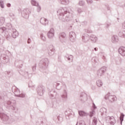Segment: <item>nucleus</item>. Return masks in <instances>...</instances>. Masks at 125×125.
Returning a JSON list of instances; mask_svg holds the SVG:
<instances>
[{
	"mask_svg": "<svg viewBox=\"0 0 125 125\" xmlns=\"http://www.w3.org/2000/svg\"><path fill=\"white\" fill-rule=\"evenodd\" d=\"M58 17L60 20H61L62 22H69L73 19L74 15L72 13H70V11H68V9L66 7H61L57 11Z\"/></svg>",
	"mask_w": 125,
	"mask_h": 125,
	"instance_id": "nucleus-1",
	"label": "nucleus"
},
{
	"mask_svg": "<svg viewBox=\"0 0 125 125\" xmlns=\"http://www.w3.org/2000/svg\"><path fill=\"white\" fill-rule=\"evenodd\" d=\"M4 105L7 109L13 111L15 113H17L18 108L16 107V104L12 103L10 101H4V99L0 96V109H2V105Z\"/></svg>",
	"mask_w": 125,
	"mask_h": 125,
	"instance_id": "nucleus-2",
	"label": "nucleus"
},
{
	"mask_svg": "<svg viewBox=\"0 0 125 125\" xmlns=\"http://www.w3.org/2000/svg\"><path fill=\"white\" fill-rule=\"evenodd\" d=\"M48 63L49 61L47 58L42 59L40 61L39 66L40 68V71L43 74L47 73V66H48Z\"/></svg>",
	"mask_w": 125,
	"mask_h": 125,
	"instance_id": "nucleus-3",
	"label": "nucleus"
},
{
	"mask_svg": "<svg viewBox=\"0 0 125 125\" xmlns=\"http://www.w3.org/2000/svg\"><path fill=\"white\" fill-rule=\"evenodd\" d=\"M91 40L92 42H95L97 41V37L94 35H89L87 34H83L82 36V41L83 42H87L89 40Z\"/></svg>",
	"mask_w": 125,
	"mask_h": 125,
	"instance_id": "nucleus-4",
	"label": "nucleus"
},
{
	"mask_svg": "<svg viewBox=\"0 0 125 125\" xmlns=\"http://www.w3.org/2000/svg\"><path fill=\"white\" fill-rule=\"evenodd\" d=\"M0 119H1V121L3 122V124L5 125H7V124H9V116L7 115V114L4 113L0 112Z\"/></svg>",
	"mask_w": 125,
	"mask_h": 125,
	"instance_id": "nucleus-5",
	"label": "nucleus"
},
{
	"mask_svg": "<svg viewBox=\"0 0 125 125\" xmlns=\"http://www.w3.org/2000/svg\"><path fill=\"white\" fill-rule=\"evenodd\" d=\"M21 16L25 19H28L29 18V15L31 13V11L30 9L25 8L21 10Z\"/></svg>",
	"mask_w": 125,
	"mask_h": 125,
	"instance_id": "nucleus-6",
	"label": "nucleus"
},
{
	"mask_svg": "<svg viewBox=\"0 0 125 125\" xmlns=\"http://www.w3.org/2000/svg\"><path fill=\"white\" fill-rule=\"evenodd\" d=\"M37 92L40 96H42L44 92H45V87L40 85L36 88Z\"/></svg>",
	"mask_w": 125,
	"mask_h": 125,
	"instance_id": "nucleus-7",
	"label": "nucleus"
},
{
	"mask_svg": "<svg viewBox=\"0 0 125 125\" xmlns=\"http://www.w3.org/2000/svg\"><path fill=\"white\" fill-rule=\"evenodd\" d=\"M105 122L108 125H114L116 124V119L113 116H107L105 117Z\"/></svg>",
	"mask_w": 125,
	"mask_h": 125,
	"instance_id": "nucleus-8",
	"label": "nucleus"
},
{
	"mask_svg": "<svg viewBox=\"0 0 125 125\" xmlns=\"http://www.w3.org/2000/svg\"><path fill=\"white\" fill-rule=\"evenodd\" d=\"M0 60L3 64H6L9 62V57L5 54H2L0 56Z\"/></svg>",
	"mask_w": 125,
	"mask_h": 125,
	"instance_id": "nucleus-9",
	"label": "nucleus"
},
{
	"mask_svg": "<svg viewBox=\"0 0 125 125\" xmlns=\"http://www.w3.org/2000/svg\"><path fill=\"white\" fill-rule=\"evenodd\" d=\"M107 70V67L105 66H103L101 67L99 70L97 71V76L98 78H101V77H103L104 74H105V72Z\"/></svg>",
	"mask_w": 125,
	"mask_h": 125,
	"instance_id": "nucleus-10",
	"label": "nucleus"
},
{
	"mask_svg": "<svg viewBox=\"0 0 125 125\" xmlns=\"http://www.w3.org/2000/svg\"><path fill=\"white\" fill-rule=\"evenodd\" d=\"M65 115L66 120H70L71 118L74 117V112H72V109L68 108L65 112Z\"/></svg>",
	"mask_w": 125,
	"mask_h": 125,
	"instance_id": "nucleus-11",
	"label": "nucleus"
},
{
	"mask_svg": "<svg viewBox=\"0 0 125 125\" xmlns=\"http://www.w3.org/2000/svg\"><path fill=\"white\" fill-rule=\"evenodd\" d=\"M53 120L56 124H60L63 122V117L61 115H56L53 117Z\"/></svg>",
	"mask_w": 125,
	"mask_h": 125,
	"instance_id": "nucleus-12",
	"label": "nucleus"
},
{
	"mask_svg": "<svg viewBox=\"0 0 125 125\" xmlns=\"http://www.w3.org/2000/svg\"><path fill=\"white\" fill-rule=\"evenodd\" d=\"M59 38L61 42H67V36H66V33L64 32L61 33L59 34Z\"/></svg>",
	"mask_w": 125,
	"mask_h": 125,
	"instance_id": "nucleus-13",
	"label": "nucleus"
},
{
	"mask_svg": "<svg viewBox=\"0 0 125 125\" xmlns=\"http://www.w3.org/2000/svg\"><path fill=\"white\" fill-rule=\"evenodd\" d=\"M12 29H14L12 28V24L10 23H8L6 24L5 27H2L0 28V31H2V32H4L5 30H9V31H12Z\"/></svg>",
	"mask_w": 125,
	"mask_h": 125,
	"instance_id": "nucleus-14",
	"label": "nucleus"
},
{
	"mask_svg": "<svg viewBox=\"0 0 125 125\" xmlns=\"http://www.w3.org/2000/svg\"><path fill=\"white\" fill-rule=\"evenodd\" d=\"M80 100L81 102L84 103V102L87 100V95L84 92L81 93Z\"/></svg>",
	"mask_w": 125,
	"mask_h": 125,
	"instance_id": "nucleus-15",
	"label": "nucleus"
},
{
	"mask_svg": "<svg viewBox=\"0 0 125 125\" xmlns=\"http://www.w3.org/2000/svg\"><path fill=\"white\" fill-rule=\"evenodd\" d=\"M92 108L93 109H91V111H90L89 114V116L90 117V118H92V117H93L94 114H95V109L97 108V106L95 105L94 103H93L92 104Z\"/></svg>",
	"mask_w": 125,
	"mask_h": 125,
	"instance_id": "nucleus-16",
	"label": "nucleus"
},
{
	"mask_svg": "<svg viewBox=\"0 0 125 125\" xmlns=\"http://www.w3.org/2000/svg\"><path fill=\"white\" fill-rule=\"evenodd\" d=\"M69 40L72 42L76 41V33L74 31H71L69 32Z\"/></svg>",
	"mask_w": 125,
	"mask_h": 125,
	"instance_id": "nucleus-17",
	"label": "nucleus"
},
{
	"mask_svg": "<svg viewBox=\"0 0 125 125\" xmlns=\"http://www.w3.org/2000/svg\"><path fill=\"white\" fill-rule=\"evenodd\" d=\"M23 61L20 60H16L15 62V66L19 69H21L23 67Z\"/></svg>",
	"mask_w": 125,
	"mask_h": 125,
	"instance_id": "nucleus-18",
	"label": "nucleus"
},
{
	"mask_svg": "<svg viewBox=\"0 0 125 125\" xmlns=\"http://www.w3.org/2000/svg\"><path fill=\"white\" fill-rule=\"evenodd\" d=\"M61 97L63 102H66V101H67V99H68V93H67V91H66V90L64 89L63 90V92L61 95Z\"/></svg>",
	"mask_w": 125,
	"mask_h": 125,
	"instance_id": "nucleus-19",
	"label": "nucleus"
},
{
	"mask_svg": "<svg viewBox=\"0 0 125 125\" xmlns=\"http://www.w3.org/2000/svg\"><path fill=\"white\" fill-rule=\"evenodd\" d=\"M12 91L14 93L15 96L17 97V95L20 93V90L16 86H13L12 88Z\"/></svg>",
	"mask_w": 125,
	"mask_h": 125,
	"instance_id": "nucleus-20",
	"label": "nucleus"
},
{
	"mask_svg": "<svg viewBox=\"0 0 125 125\" xmlns=\"http://www.w3.org/2000/svg\"><path fill=\"white\" fill-rule=\"evenodd\" d=\"M55 50V49H54V46H53L52 45H50L48 48V53L49 55H53V54H54Z\"/></svg>",
	"mask_w": 125,
	"mask_h": 125,
	"instance_id": "nucleus-21",
	"label": "nucleus"
},
{
	"mask_svg": "<svg viewBox=\"0 0 125 125\" xmlns=\"http://www.w3.org/2000/svg\"><path fill=\"white\" fill-rule=\"evenodd\" d=\"M19 73L20 75L24 77L25 79H30V77L29 76V73L27 71H23L22 70H20Z\"/></svg>",
	"mask_w": 125,
	"mask_h": 125,
	"instance_id": "nucleus-22",
	"label": "nucleus"
},
{
	"mask_svg": "<svg viewBox=\"0 0 125 125\" xmlns=\"http://www.w3.org/2000/svg\"><path fill=\"white\" fill-rule=\"evenodd\" d=\"M0 32H1V33H2V34L4 35V36L8 41H9V40H10L11 36H10V34H9V33L8 32V31L5 30V31L3 32L2 30H0Z\"/></svg>",
	"mask_w": 125,
	"mask_h": 125,
	"instance_id": "nucleus-23",
	"label": "nucleus"
},
{
	"mask_svg": "<svg viewBox=\"0 0 125 125\" xmlns=\"http://www.w3.org/2000/svg\"><path fill=\"white\" fill-rule=\"evenodd\" d=\"M12 33H11V36L14 39H16L17 37L19 36V33H18V31L16 30V29H12Z\"/></svg>",
	"mask_w": 125,
	"mask_h": 125,
	"instance_id": "nucleus-24",
	"label": "nucleus"
},
{
	"mask_svg": "<svg viewBox=\"0 0 125 125\" xmlns=\"http://www.w3.org/2000/svg\"><path fill=\"white\" fill-rule=\"evenodd\" d=\"M40 23L43 25V26H46V25H48V20H47V19L41 18L40 19Z\"/></svg>",
	"mask_w": 125,
	"mask_h": 125,
	"instance_id": "nucleus-25",
	"label": "nucleus"
},
{
	"mask_svg": "<svg viewBox=\"0 0 125 125\" xmlns=\"http://www.w3.org/2000/svg\"><path fill=\"white\" fill-rule=\"evenodd\" d=\"M47 37L49 39H51L53 37H54V29L52 28L50 31L47 33Z\"/></svg>",
	"mask_w": 125,
	"mask_h": 125,
	"instance_id": "nucleus-26",
	"label": "nucleus"
},
{
	"mask_svg": "<svg viewBox=\"0 0 125 125\" xmlns=\"http://www.w3.org/2000/svg\"><path fill=\"white\" fill-rule=\"evenodd\" d=\"M118 52L122 56H125V47L122 46L119 48Z\"/></svg>",
	"mask_w": 125,
	"mask_h": 125,
	"instance_id": "nucleus-27",
	"label": "nucleus"
},
{
	"mask_svg": "<svg viewBox=\"0 0 125 125\" xmlns=\"http://www.w3.org/2000/svg\"><path fill=\"white\" fill-rule=\"evenodd\" d=\"M5 75L7 77V78H11L13 76V72L12 70H7L5 71Z\"/></svg>",
	"mask_w": 125,
	"mask_h": 125,
	"instance_id": "nucleus-28",
	"label": "nucleus"
},
{
	"mask_svg": "<svg viewBox=\"0 0 125 125\" xmlns=\"http://www.w3.org/2000/svg\"><path fill=\"white\" fill-rule=\"evenodd\" d=\"M62 83L61 82L58 81V82H55L54 83V85H55L56 89H58V90H60L62 87Z\"/></svg>",
	"mask_w": 125,
	"mask_h": 125,
	"instance_id": "nucleus-29",
	"label": "nucleus"
},
{
	"mask_svg": "<svg viewBox=\"0 0 125 125\" xmlns=\"http://www.w3.org/2000/svg\"><path fill=\"white\" fill-rule=\"evenodd\" d=\"M45 123H46V118L44 117L42 118V120L36 121V125H42V124H45Z\"/></svg>",
	"mask_w": 125,
	"mask_h": 125,
	"instance_id": "nucleus-30",
	"label": "nucleus"
},
{
	"mask_svg": "<svg viewBox=\"0 0 125 125\" xmlns=\"http://www.w3.org/2000/svg\"><path fill=\"white\" fill-rule=\"evenodd\" d=\"M108 100L109 102L111 103L114 102V101H116L117 100V97L115 95H110L108 97Z\"/></svg>",
	"mask_w": 125,
	"mask_h": 125,
	"instance_id": "nucleus-31",
	"label": "nucleus"
},
{
	"mask_svg": "<svg viewBox=\"0 0 125 125\" xmlns=\"http://www.w3.org/2000/svg\"><path fill=\"white\" fill-rule=\"evenodd\" d=\"M112 42L113 43H117L119 42V37L117 35H113L112 37Z\"/></svg>",
	"mask_w": 125,
	"mask_h": 125,
	"instance_id": "nucleus-32",
	"label": "nucleus"
},
{
	"mask_svg": "<svg viewBox=\"0 0 125 125\" xmlns=\"http://www.w3.org/2000/svg\"><path fill=\"white\" fill-rule=\"evenodd\" d=\"M78 113L80 117H85L87 116V113L85 112L83 110H79Z\"/></svg>",
	"mask_w": 125,
	"mask_h": 125,
	"instance_id": "nucleus-33",
	"label": "nucleus"
},
{
	"mask_svg": "<svg viewBox=\"0 0 125 125\" xmlns=\"http://www.w3.org/2000/svg\"><path fill=\"white\" fill-rule=\"evenodd\" d=\"M58 2L61 3V4H64L65 5L70 3L69 0H58Z\"/></svg>",
	"mask_w": 125,
	"mask_h": 125,
	"instance_id": "nucleus-34",
	"label": "nucleus"
},
{
	"mask_svg": "<svg viewBox=\"0 0 125 125\" xmlns=\"http://www.w3.org/2000/svg\"><path fill=\"white\" fill-rule=\"evenodd\" d=\"M100 112L101 116H103L104 115H106V113H107V109L104 107H103L101 108Z\"/></svg>",
	"mask_w": 125,
	"mask_h": 125,
	"instance_id": "nucleus-35",
	"label": "nucleus"
},
{
	"mask_svg": "<svg viewBox=\"0 0 125 125\" xmlns=\"http://www.w3.org/2000/svg\"><path fill=\"white\" fill-rule=\"evenodd\" d=\"M118 35L120 38H125V31L124 30H119Z\"/></svg>",
	"mask_w": 125,
	"mask_h": 125,
	"instance_id": "nucleus-36",
	"label": "nucleus"
},
{
	"mask_svg": "<svg viewBox=\"0 0 125 125\" xmlns=\"http://www.w3.org/2000/svg\"><path fill=\"white\" fill-rule=\"evenodd\" d=\"M48 94L50 98H53V97H54V95H57V93H56L54 91H51L49 92Z\"/></svg>",
	"mask_w": 125,
	"mask_h": 125,
	"instance_id": "nucleus-37",
	"label": "nucleus"
},
{
	"mask_svg": "<svg viewBox=\"0 0 125 125\" xmlns=\"http://www.w3.org/2000/svg\"><path fill=\"white\" fill-rule=\"evenodd\" d=\"M52 103L53 105V108H56L58 106V104L57 103V101L56 99L53 100L52 101Z\"/></svg>",
	"mask_w": 125,
	"mask_h": 125,
	"instance_id": "nucleus-38",
	"label": "nucleus"
},
{
	"mask_svg": "<svg viewBox=\"0 0 125 125\" xmlns=\"http://www.w3.org/2000/svg\"><path fill=\"white\" fill-rule=\"evenodd\" d=\"M97 85L98 87H101L103 85V82L101 80H99L96 82Z\"/></svg>",
	"mask_w": 125,
	"mask_h": 125,
	"instance_id": "nucleus-39",
	"label": "nucleus"
},
{
	"mask_svg": "<svg viewBox=\"0 0 125 125\" xmlns=\"http://www.w3.org/2000/svg\"><path fill=\"white\" fill-rule=\"evenodd\" d=\"M124 118H125V114H124L123 113H121L120 117L121 125L123 124V121H124Z\"/></svg>",
	"mask_w": 125,
	"mask_h": 125,
	"instance_id": "nucleus-40",
	"label": "nucleus"
},
{
	"mask_svg": "<svg viewBox=\"0 0 125 125\" xmlns=\"http://www.w3.org/2000/svg\"><path fill=\"white\" fill-rule=\"evenodd\" d=\"M4 21H5V19L4 17L0 18V26H2L4 24Z\"/></svg>",
	"mask_w": 125,
	"mask_h": 125,
	"instance_id": "nucleus-41",
	"label": "nucleus"
},
{
	"mask_svg": "<svg viewBox=\"0 0 125 125\" xmlns=\"http://www.w3.org/2000/svg\"><path fill=\"white\" fill-rule=\"evenodd\" d=\"M28 87L31 88L32 89H34L35 88V85L33 84V82L32 81L29 82Z\"/></svg>",
	"mask_w": 125,
	"mask_h": 125,
	"instance_id": "nucleus-42",
	"label": "nucleus"
},
{
	"mask_svg": "<svg viewBox=\"0 0 125 125\" xmlns=\"http://www.w3.org/2000/svg\"><path fill=\"white\" fill-rule=\"evenodd\" d=\"M26 94L24 93H19L18 95H17V97H20L21 98H24Z\"/></svg>",
	"mask_w": 125,
	"mask_h": 125,
	"instance_id": "nucleus-43",
	"label": "nucleus"
},
{
	"mask_svg": "<svg viewBox=\"0 0 125 125\" xmlns=\"http://www.w3.org/2000/svg\"><path fill=\"white\" fill-rule=\"evenodd\" d=\"M31 4L34 5V6H37L39 5V3L37 2L35 0H31Z\"/></svg>",
	"mask_w": 125,
	"mask_h": 125,
	"instance_id": "nucleus-44",
	"label": "nucleus"
},
{
	"mask_svg": "<svg viewBox=\"0 0 125 125\" xmlns=\"http://www.w3.org/2000/svg\"><path fill=\"white\" fill-rule=\"evenodd\" d=\"M65 58H67V60H68V61H70V60H71V59H73V55H70L69 56V55H66L64 56Z\"/></svg>",
	"mask_w": 125,
	"mask_h": 125,
	"instance_id": "nucleus-45",
	"label": "nucleus"
},
{
	"mask_svg": "<svg viewBox=\"0 0 125 125\" xmlns=\"http://www.w3.org/2000/svg\"><path fill=\"white\" fill-rule=\"evenodd\" d=\"M40 37L41 40H42V41L43 42H45V41H46V38H45V36H44L43 33H41L40 34Z\"/></svg>",
	"mask_w": 125,
	"mask_h": 125,
	"instance_id": "nucleus-46",
	"label": "nucleus"
},
{
	"mask_svg": "<svg viewBox=\"0 0 125 125\" xmlns=\"http://www.w3.org/2000/svg\"><path fill=\"white\" fill-rule=\"evenodd\" d=\"M0 7L2 9L4 8V3L3 1L1 0L0 1Z\"/></svg>",
	"mask_w": 125,
	"mask_h": 125,
	"instance_id": "nucleus-47",
	"label": "nucleus"
},
{
	"mask_svg": "<svg viewBox=\"0 0 125 125\" xmlns=\"http://www.w3.org/2000/svg\"><path fill=\"white\" fill-rule=\"evenodd\" d=\"M79 5H80V6H83V5H84V0L79 1Z\"/></svg>",
	"mask_w": 125,
	"mask_h": 125,
	"instance_id": "nucleus-48",
	"label": "nucleus"
},
{
	"mask_svg": "<svg viewBox=\"0 0 125 125\" xmlns=\"http://www.w3.org/2000/svg\"><path fill=\"white\" fill-rule=\"evenodd\" d=\"M33 72H36V70H37V65L35 64L32 67Z\"/></svg>",
	"mask_w": 125,
	"mask_h": 125,
	"instance_id": "nucleus-49",
	"label": "nucleus"
},
{
	"mask_svg": "<svg viewBox=\"0 0 125 125\" xmlns=\"http://www.w3.org/2000/svg\"><path fill=\"white\" fill-rule=\"evenodd\" d=\"M110 96V93H108L107 94H106L105 96H104V99H105V100H107V99H109V97Z\"/></svg>",
	"mask_w": 125,
	"mask_h": 125,
	"instance_id": "nucleus-50",
	"label": "nucleus"
},
{
	"mask_svg": "<svg viewBox=\"0 0 125 125\" xmlns=\"http://www.w3.org/2000/svg\"><path fill=\"white\" fill-rule=\"evenodd\" d=\"M79 125H85V122L84 121L81 120L79 122Z\"/></svg>",
	"mask_w": 125,
	"mask_h": 125,
	"instance_id": "nucleus-51",
	"label": "nucleus"
},
{
	"mask_svg": "<svg viewBox=\"0 0 125 125\" xmlns=\"http://www.w3.org/2000/svg\"><path fill=\"white\" fill-rule=\"evenodd\" d=\"M81 25H83V26H86L87 25V21H84L81 22Z\"/></svg>",
	"mask_w": 125,
	"mask_h": 125,
	"instance_id": "nucleus-52",
	"label": "nucleus"
},
{
	"mask_svg": "<svg viewBox=\"0 0 125 125\" xmlns=\"http://www.w3.org/2000/svg\"><path fill=\"white\" fill-rule=\"evenodd\" d=\"M36 6H37V12H40V11H41L42 9V7H41V6H40L39 5Z\"/></svg>",
	"mask_w": 125,
	"mask_h": 125,
	"instance_id": "nucleus-53",
	"label": "nucleus"
},
{
	"mask_svg": "<svg viewBox=\"0 0 125 125\" xmlns=\"http://www.w3.org/2000/svg\"><path fill=\"white\" fill-rule=\"evenodd\" d=\"M77 11L78 13H82V12H83V10L81 8H78Z\"/></svg>",
	"mask_w": 125,
	"mask_h": 125,
	"instance_id": "nucleus-54",
	"label": "nucleus"
},
{
	"mask_svg": "<svg viewBox=\"0 0 125 125\" xmlns=\"http://www.w3.org/2000/svg\"><path fill=\"white\" fill-rule=\"evenodd\" d=\"M87 3H88L89 4H91V3H92L93 2V1H92V0H86Z\"/></svg>",
	"mask_w": 125,
	"mask_h": 125,
	"instance_id": "nucleus-55",
	"label": "nucleus"
},
{
	"mask_svg": "<svg viewBox=\"0 0 125 125\" xmlns=\"http://www.w3.org/2000/svg\"><path fill=\"white\" fill-rule=\"evenodd\" d=\"M85 32L86 33H87L88 34H90V33H92V31H91V30H89V29H85Z\"/></svg>",
	"mask_w": 125,
	"mask_h": 125,
	"instance_id": "nucleus-56",
	"label": "nucleus"
},
{
	"mask_svg": "<svg viewBox=\"0 0 125 125\" xmlns=\"http://www.w3.org/2000/svg\"><path fill=\"white\" fill-rule=\"evenodd\" d=\"M91 61H92V62H94V63L96 62V60H95V58H94V57L92 58Z\"/></svg>",
	"mask_w": 125,
	"mask_h": 125,
	"instance_id": "nucleus-57",
	"label": "nucleus"
},
{
	"mask_svg": "<svg viewBox=\"0 0 125 125\" xmlns=\"http://www.w3.org/2000/svg\"><path fill=\"white\" fill-rule=\"evenodd\" d=\"M9 16H10V17H12V18H13V17H14V14L12 13H10L9 14Z\"/></svg>",
	"mask_w": 125,
	"mask_h": 125,
	"instance_id": "nucleus-58",
	"label": "nucleus"
},
{
	"mask_svg": "<svg viewBox=\"0 0 125 125\" xmlns=\"http://www.w3.org/2000/svg\"><path fill=\"white\" fill-rule=\"evenodd\" d=\"M31 38H28L27 39V43L30 44L31 43Z\"/></svg>",
	"mask_w": 125,
	"mask_h": 125,
	"instance_id": "nucleus-59",
	"label": "nucleus"
},
{
	"mask_svg": "<svg viewBox=\"0 0 125 125\" xmlns=\"http://www.w3.org/2000/svg\"><path fill=\"white\" fill-rule=\"evenodd\" d=\"M6 6L7 7H11V4L10 3H7L6 4Z\"/></svg>",
	"mask_w": 125,
	"mask_h": 125,
	"instance_id": "nucleus-60",
	"label": "nucleus"
},
{
	"mask_svg": "<svg viewBox=\"0 0 125 125\" xmlns=\"http://www.w3.org/2000/svg\"><path fill=\"white\" fill-rule=\"evenodd\" d=\"M3 42V40L1 39V37H0V44H1Z\"/></svg>",
	"mask_w": 125,
	"mask_h": 125,
	"instance_id": "nucleus-61",
	"label": "nucleus"
},
{
	"mask_svg": "<svg viewBox=\"0 0 125 125\" xmlns=\"http://www.w3.org/2000/svg\"><path fill=\"white\" fill-rule=\"evenodd\" d=\"M91 89H92V90H95V89H96L95 86H91Z\"/></svg>",
	"mask_w": 125,
	"mask_h": 125,
	"instance_id": "nucleus-62",
	"label": "nucleus"
},
{
	"mask_svg": "<svg viewBox=\"0 0 125 125\" xmlns=\"http://www.w3.org/2000/svg\"><path fill=\"white\" fill-rule=\"evenodd\" d=\"M110 23H107L106 25L105 26L106 28H109V26H110Z\"/></svg>",
	"mask_w": 125,
	"mask_h": 125,
	"instance_id": "nucleus-63",
	"label": "nucleus"
},
{
	"mask_svg": "<svg viewBox=\"0 0 125 125\" xmlns=\"http://www.w3.org/2000/svg\"><path fill=\"white\" fill-rule=\"evenodd\" d=\"M94 50H95V51H97V50H98V48L97 47H95L94 48Z\"/></svg>",
	"mask_w": 125,
	"mask_h": 125,
	"instance_id": "nucleus-64",
	"label": "nucleus"
}]
</instances>
